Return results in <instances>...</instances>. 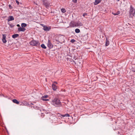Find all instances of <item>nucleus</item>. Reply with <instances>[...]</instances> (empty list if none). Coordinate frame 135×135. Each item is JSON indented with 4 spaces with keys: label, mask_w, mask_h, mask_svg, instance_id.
<instances>
[{
    "label": "nucleus",
    "mask_w": 135,
    "mask_h": 135,
    "mask_svg": "<svg viewBox=\"0 0 135 135\" xmlns=\"http://www.w3.org/2000/svg\"><path fill=\"white\" fill-rule=\"evenodd\" d=\"M21 26L23 28L27 26V24L25 23H22L21 24Z\"/></svg>",
    "instance_id": "nucleus-20"
},
{
    "label": "nucleus",
    "mask_w": 135,
    "mask_h": 135,
    "mask_svg": "<svg viewBox=\"0 0 135 135\" xmlns=\"http://www.w3.org/2000/svg\"><path fill=\"white\" fill-rule=\"evenodd\" d=\"M106 42L105 43V46H108L109 44V41L107 40V38H106Z\"/></svg>",
    "instance_id": "nucleus-17"
},
{
    "label": "nucleus",
    "mask_w": 135,
    "mask_h": 135,
    "mask_svg": "<svg viewBox=\"0 0 135 135\" xmlns=\"http://www.w3.org/2000/svg\"><path fill=\"white\" fill-rule=\"evenodd\" d=\"M17 26L18 27H20V25L19 24H17Z\"/></svg>",
    "instance_id": "nucleus-33"
},
{
    "label": "nucleus",
    "mask_w": 135,
    "mask_h": 135,
    "mask_svg": "<svg viewBox=\"0 0 135 135\" xmlns=\"http://www.w3.org/2000/svg\"><path fill=\"white\" fill-rule=\"evenodd\" d=\"M26 30V29L23 27H20L18 28V30L19 32H24Z\"/></svg>",
    "instance_id": "nucleus-9"
},
{
    "label": "nucleus",
    "mask_w": 135,
    "mask_h": 135,
    "mask_svg": "<svg viewBox=\"0 0 135 135\" xmlns=\"http://www.w3.org/2000/svg\"><path fill=\"white\" fill-rule=\"evenodd\" d=\"M42 1L43 4L46 7L48 8L49 7L50 3L47 0H42Z\"/></svg>",
    "instance_id": "nucleus-4"
},
{
    "label": "nucleus",
    "mask_w": 135,
    "mask_h": 135,
    "mask_svg": "<svg viewBox=\"0 0 135 135\" xmlns=\"http://www.w3.org/2000/svg\"><path fill=\"white\" fill-rule=\"evenodd\" d=\"M33 108H34L35 109H39V108L37 106H33Z\"/></svg>",
    "instance_id": "nucleus-25"
},
{
    "label": "nucleus",
    "mask_w": 135,
    "mask_h": 135,
    "mask_svg": "<svg viewBox=\"0 0 135 135\" xmlns=\"http://www.w3.org/2000/svg\"><path fill=\"white\" fill-rule=\"evenodd\" d=\"M59 116L60 117H61V118L65 117H69L70 116V115L68 113L66 114H65L64 115L60 114V115Z\"/></svg>",
    "instance_id": "nucleus-12"
},
{
    "label": "nucleus",
    "mask_w": 135,
    "mask_h": 135,
    "mask_svg": "<svg viewBox=\"0 0 135 135\" xmlns=\"http://www.w3.org/2000/svg\"><path fill=\"white\" fill-rule=\"evenodd\" d=\"M101 1L102 0H95V2H94V4L95 5H97L100 3Z\"/></svg>",
    "instance_id": "nucleus-14"
},
{
    "label": "nucleus",
    "mask_w": 135,
    "mask_h": 135,
    "mask_svg": "<svg viewBox=\"0 0 135 135\" xmlns=\"http://www.w3.org/2000/svg\"><path fill=\"white\" fill-rule=\"evenodd\" d=\"M54 84H57V82H54Z\"/></svg>",
    "instance_id": "nucleus-32"
},
{
    "label": "nucleus",
    "mask_w": 135,
    "mask_h": 135,
    "mask_svg": "<svg viewBox=\"0 0 135 135\" xmlns=\"http://www.w3.org/2000/svg\"><path fill=\"white\" fill-rule=\"evenodd\" d=\"M34 3V4H36L37 5V2H35V1H34L33 2Z\"/></svg>",
    "instance_id": "nucleus-31"
},
{
    "label": "nucleus",
    "mask_w": 135,
    "mask_h": 135,
    "mask_svg": "<svg viewBox=\"0 0 135 135\" xmlns=\"http://www.w3.org/2000/svg\"><path fill=\"white\" fill-rule=\"evenodd\" d=\"M129 14L130 17L132 18L133 17L135 14V9L132 5L130 6L129 8Z\"/></svg>",
    "instance_id": "nucleus-2"
},
{
    "label": "nucleus",
    "mask_w": 135,
    "mask_h": 135,
    "mask_svg": "<svg viewBox=\"0 0 135 135\" xmlns=\"http://www.w3.org/2000/svg\"><path fill=\"white\" fill-rule=\"evenodd\" d=\"M87 13H83V16L84 17H85V16H87Z\"/></svg>",
    "instance_id": "nucleus-26"
},
{
    "label": "nucleus",
    "mask_w": 135,
    "mask_h": 135,
    "mask_svg": "<svg viewBox=\"0 0 135 135\" xmlns=\"http://www.w3.org/2000/svg\"><path fill=\"white\" fill-rule=\"evenodd\" d=\"M52 89L54 90H56L57 89V86H56L55 84H53L52 85Z\"/></svg>",
    "instance_id": "nucleus-13"
},
{
    "label": "nucleus",
    "mask_w": 135,
    "mask_h": 135,
    "mask_svg": "<svg viewBox=\"0 0 135 135\" xmlns=\"http://www.w3.org/2000/svg\"><path fill=\"white\" fill-rule=\"evenodd\" d=\"M8 24L10 26L11 28H12V27H13L14 26V25H13V24L12 23H11V24H9V23H8Z\"/></svg>",
    "instance_id": "nucleus-23"
},
{
    "label": "nucleus",
    "mask_w": 135,
    "mask_h": 135,
    "mask_svg": "<svg viewBox=\"0 0 135 135\" xmlns=\"http://www.w3.org/2000/svg\"><path fill=\"white\" fill-rule=\"evenodd\" d=\"M73 2L75 3H76L77 2V0H72Z\"/></svg>",
    "instance_id": "nucleus-29"
},
{
    "label": "nucleus",
    "mask_w": 135,
    "mask_h": 135,
    "mask_svg": "<svg viewBox=\"0 0 135 135\" xmlns=\"http://www.w3.org/2000/svg\"><path fill=\"white\" fill-rule=\"evenodd\" d=\"M75 40L73 39H72L71 40V42L72 43H74L75 42Z\"/></svg>",
    "instance_id": "nucleus-27"
},
{
    "label": "nucleus",
    "mask_w": 135,
    "mask_h": 135,
    "mask_svg": "<svg viewBox=\"0 0 135 135\" xmlns=\"http://www.w3.org/2000/svg\"><path fill=\"white\" fill-rule=\"evenodd\" d=\"M76 25L77 26H82L83 25V24L80 22H79L76 23Z\"/></svg>",
    "instance_id": "nucleus-18"
},
{
    "label": "nucleus",
    "mask_w": 135,
    "mask_h": 135,
    "mask_svg": "<svg viewBox=\"0 0 135 135\" xmlns=\"http://www.w3.org/2000/svg\"><path fill=\"white\" fill-rule=\"evenodd\" d=\"M61 11L62 13H65L66 12V10L64 8H62L61 9Z\"/></svg>",
    "instance_id": "nucleus-24"
},
{
    "label": "nucleus",
    "mask_w": 135,
    "mask_h": 135,
    "mask_svg": "<svg viewBox=\"0 0 135 135\" xmlns=\"http://www.w3.org/2000/svg\"><path fill=\"white\" fill-rule=\"evenodd\" d=\"M47 45L50 49L52 48L53 46V45L52 44L50 40H48V41Z\"/></svg>",
    "instance_id": "nucleus-7"
},
{
    "label": "nucleus",
    "mask_w": 135,
    "mask_h": 135,
    "mask_svg": "<svg viewBox=\"0 0 135 135\" xmlns=\"http://www.w3.org/2000/svg\"><path fill=\"white\" fill-rule=\"evenodd\" d=\"M41 25L43 27V29L45 31H49L51 29L50 27H47L46 26L44 25V24H41Z\"/></svg>",
    "instance_id": "nucleus-5"
},
{
    "label": "nucleus",
    "mask_w": 135,
    "mask_h": 135,
    "mask_svg": "<svg viewBox=\"0 0 135 135\" xmlns=\"http://www.w3.org/2000/svg\"><path fill=\"white\" fill-rule=\"evenodd\" d=\"M117 0L118 1H119V0Z\"/></svg>",
    "instance_id": "nucleus-35"
},
{
    "label": "nucleus",
    "mask_w": 135,
    "mask_h": 135,
    "mask_svg": "<svg viewBox=\"0 0 135 135\" xmlns=\"http://www.w3.org/2000/svg\"><path fill=\"white\" fill-rule=\"evenodd\" d=\"M30 44L31 45L33 46H36L37 47L39 46L40 45V43L38 41L35 40L31 41L30 42Z\"/></svg>",
    "instance_id": "nucleus-3"
},
{
    "label": "nucleus",
    "mask_w": 135,
    "mask_h": 135,
    "mask_svg": "<svg viewBox=\"0 0 135 135\" xmlns=\"http://www.w3.org/2000/svg\"><path fill=\"white\" fill-rule=\"evenodd\" d=\"M41 47L43 49H46V47L45 46V45L44 44H42V45H41Z\"/></svg>",
    "instance_id": "nucleus-22"
},
{
    "label": "nucleus",
    "mask_w": 135,
    "mask_h": 135,
    "mask_svg": "<svg viewBox=\"0 0 135 135\" xmlns=\"http://www.w3.org/2000/svg\"><path fill=\"white\" fill-rule=\"evenodd\" d=\"M14 18L13 16H9L8 17V18L7 19V21L8 22H9L10 21L14 20Z\"/></svg>",
    "instance_id": "nucleus-10"
},
{
    "label": "nucleus",
    "mask_w": 135,
    "mask_h": 135,
    "mask_svg": "<svg viewBox=\"0 0 135 135\" xmlns=\"http://www.w3.org/2000/svg\"><path fill=\"white\" fill-rule=\"evenodd\" d=\"M71 27H74V26H71Z\"/></svg>",
    "instance_id": "nucleus-34"
},
{
    "label": "nucleus",
    "mask_w": 135,
    "mask_h": 135,
    "mask_svg": "<svg viewBox=\"0 0 135 135\" xmlns=\"http://www.w3.org/2000/svg\"><path fill=\"white\" fill-rule=\"evenodd\" d=\"M75 31L76 33H78L80 32V30L79 29L76 28L75 29Z\"/></svg>",
    "instance_id": "nucleus-21"
},
{
    "label": "nucleus",
    "mask_w": 135,
    "mask_h": 135,
    "mask_svg": "<svg viewBox=\"0 0 135 135\" xmlns=\"http://www.w3.org/2000/svg\"><path fill=\"white\" fill-rule=\"evenodd\" d=\"M6 35L5 34H3L2 35V42L4 43H6L7 42L6 38Z\"/></svg>",
    "instance_id": "nucleus-6"
},
{
    "label": "nucleus",
    "mask_w": 135,
    "mask_h": 135,
    "mask_svg": "<svg viewBox=\"0 0 135 135\" xmlns=\"http://www.w3.org/2000/svg\"><path fill=\"white\" fill-rule=\"evenodd\" d=\"M51 104L56 107H60L62 105L61 102L57 98H55L52 99L51 102Z\"/></svg>",
    "instance_id": "nucleus-1"
},
{
    "label": "nucleus",
    "mask_w": 135,
    "mask_h": 135,
    "mask_svg": "<svg viewBox=\"0 0 135 135\" xmlns=\"http://www.w3.org/2000/svg\"><path fill=\"white\" fill-rule=\"evenodd\" d=\"M50 122L51 123H52L53 122L55 121V120L54 119H56L57 118L55 116L51 117V118H50Z\"/></svg>",
    "instance_id": "nucleus-8"
},
{
    "label": "nucleus",
    "mask_w": 135,
    "mask_h": 135,
    "mask_svg": "<svg viewBox=\"0 0 135 135\" xmlns=\"http://www.w3.org/2000/svg\"><path fill=\"white\" fill-rule=\"evenodd\" d=\"M9 7V8L11 9H12V7L11 6V4H9L8 6Z\"/></svg>",
    "instance_id": "nucleus-30"
},
{
    "label": "nucleus",
    "mask_w": 135,
    "mask_h": 135,
    "mask_svg": "<svg viewBox=\"0 0 135 135\" xmlns=\"http://www.w3.org/2000/svg\"><path fill=\"white\" fill-rule=\"evenodd\" d=\"M13 102L17 104H19V102L16 99H14L12 100Z\"/></svg>",
    "instance_id": "nucleus-16"
},
{
    "label": "nucleus",
    "mask_w": 135,
    "mask_h": 135,
    "mask_svg": "<svg viewBox=\"0 0 135 135\" xmlns=\"http://www.w3.org/2000/svg\"><path fill=\"white\" fill-rule=\"evenodd\" d=\"M120 13V12L119 11H117L115 13H112L114 15H118Z\"/></svg>",
    "instance_id": "nucleus-19"
},
{
    "label": "nucleus",
    "mask_w": 135,
    "mask_h": 135,
    "mask_svg": "<svg viewBox=\"0 0 135 135\" xmlns=\"http://www.w3.org/2000/svg\"><path fill=\"white\" fill-rule=\"evenodd\" d=\"M19 36V35L18 34H14L12 35V37L13 38H15Z\"/></svg>",
    "instance_id": "nucleus-15"
},
{
    "label": "nucleus",
    "mask_w": 135,
    "mask_h": 135,
    "mask_svg": "<svg viewBox=\"0 0 135 135\" xmlns=\"http://www.w3.org/2000/svg\"><path fill=\"white\" fill-rule=\"evenodd\" d=\"M48 97V95H45L43 96L42 97V100L44 101H47L49 100L48 99H44V98H47Z\"/></svg>",
    "instance_id": "nucleus-11"
},
{
    "label": "nucleus",
    "mask_w": 135,
    "mask_h": 135,
    "mask_svg": "<svg viewBox=\"0 0 135 135\" xmlns=\"http://www.w3.org/2000/svg\"><path fill=\"white\" fill-rule=\"evenodd\" d=\"M16 2L18 5L19 4V2L17 0H16Z\"/></svg>",
    "instance_id": "nucleus-28"
}]
</instances>
